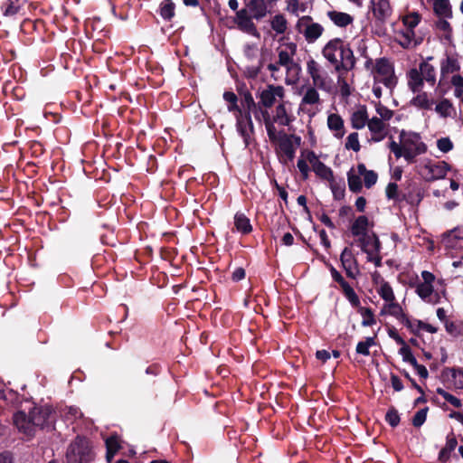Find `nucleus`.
I'll return each instance as SVG.
<instances>
[{
	"instance_id": "nucleus-11",
	"label": "nucleus",
	"mask_w": 463,
	"mask_h": 463,
	"mask_svg": "<svg viewBox=\"0 0 463 463\" xmlns=\"http://www.w3.org/2000/svg\"><path fill=\"white\" fill-rule=\"evenodd\" d=\"M389 123L372 117L368 122V130L370 132V141L380 142L383 140L389 133Z\"/></svg>"
},
{
	"instance_id": "nucleus-20",
	"label": "nucleus",
	"mask_w": 463,
	"mask_h": 463,
	"mask_svg": "<svg viewBox=\"0 0 463 463\" xmlns=\"http://www.w3.org/2000/svg\"><path fill=\"white\" fill-rule=\"evenodd\" d=\"M362 250L367 254L368 260H371V255L378 253L380 251L381 243L378 237L375 234L362 235L359 238Z\"/></svg>"
},
{
	"instance_id": "nucleus-56",
	"label": "nucleus",
	"mask_w": 463,
	"mask_h": 463,
	"mask_svg": "<svg viewBox=\"0 0 463 463\" xmlns=\"http://www.w3.org/2000/svg\"><path fill=\"white\" fill-rule=\"evenodd\" d=\"M245 105H246L247 111H245L244 113H250V112H253L256 109V108L259 106L255 103V101L250 94H247L245 96Z\"/></svg>"
},
{
	"instance_id": "nucleus-31",
	"label": "nucleus",
	"mask_w": 463,
	"mask_h": 463,
	"mask_svg": "<svg viewBox=\"0 0 463 463\" xmlns=\"http://www.w3.org/2000/svg\"><path fill=\"white\" fill-rule=\"evenodd\" d=\"M270 25L272 30H274L277 33L282 34L287 31L288 22L284 15L276 14L272 18Z\"/></svg>"
},
{
	"instance_id": "nucleus-5",
	"label": "nucleus",
	"mask_w": 463,
	"mask_h": 463,
	"mask_svg": "<svg viewBox=\"0 0 463 463\" xmlns=\"http://www.w3.org/2000/svg\"><path fill=\"white\" fill-rule=\"evenodd\" d=\"M297 44L294 43H287L279 46L278 52V63L284 67L286 70L287 77L286 82L288 84L295 83L301 71V68L298 63L294 61V57L297 54Z\"/></svg>"
},
{
	"instance_id": "nucleus-22",
	"label": "nucleus",
	"mask_w": 463,
	"mask_h": 463,
	"mask_svg": "<svg viewBox=\"0 0 463 463\" xmlns=\"http://www.w3.org/2000/svg\"><path fill=\"white\" fill-rule=\"evenodd\" d=\"M381 315H390L400 320L401 322L409 325L410 320L404 314L402 307L395 300L385 303L380 312Z\"/></svg>"
},
{
	"instance_id": "nucleus-51",
	"label": "nucleus",
	"mask_w": 463,
	"mask_h": 463,
	"mask_svg": "<svg viewBox=\"0 0 463 463\" xmlns=\"http://www.w3.org/2000/svg\"><path fill=\"white\" fill-rule=\"evenodd\" d=\"M437 146L441 152L448 153L453 148V143L449 137H441L438 139Z\"/></svg>"
},
{
	"instance_id": "nucleus-30",
	"label": "nucleus",
	"mask_w": 463,
	"mask_h": 463,
	"mask_svg": "<svg viewBox=\"0 0 463 463\" xmlns=\"http://www.w3.org/2000/svg\"><path fill=\"white\" fill-rule=\"evenodd\" d=\"M328 16L337 26L341 27L350 24L354 20L350 14L336 11L329 12Z\"/></svg>"
},
{
	"instance_id": "nucleus-39",
	"label": "nucleus",
	"mask_w": 463,
	"mask_h": 463,
	"mask_svg": "<svg viewBox=\"0 0 463 463\" xmlns=\"http://www.w3.org/2000/svg\"><path fill=\"white\" fill-rule=\"evenodd\" d=\"M161 16L165 20H170L175 15V5L170 0H165L160 9Z\"/></svg>"
},
{
	"instance_id": "nucleus-59",
	"label": "nucleus",
	"mask_w": 463,
	"mask_h": 463,
	"mask_svg": "<svg viewBox=\"0 0 463 463\" xmlns=\"http://www.w3.org/2000/svg\"><path fill=\"white\" fill-rule=\"evenodd\" d=\"M400 354L405 362H409V360L413 356L411 348L406 345L400 349Z\"/></svg>"
},
{
	"instance_id": "nucleus-34",
	"label": "nucleus",
	"mask_w": 463,
	"mask_h": 463,
	"mask_svg": "<svg viewBox=\"0 0 463 463\" xmlns=\"http://www.w3.org/2000/svg\"><path fill=\"white\" fill-rule=\"evenodd\" d=\"M435 110L441 117L448 118L451 116L453 106L449 99H444L437 104Z\"/></svg>"
},
{
	"instance_id": "nucleus-26",
	"label": "nucleus",
	"mask_w": 463,
	"mask_h": 463,
	"mask_svg": "<svg viewBox=\"0 0 463 463\" xmlns=\"http://www.w3.org/2000/svg\"><path fill=\"white\" fill-rule=\"evenodd\" d=\"M433 9L439 17L450 18L452 16L451 5L449 0H434Z\"/></svg>"
},
{
	"instance_id": "nucleus-41",
	"label": "nucleus",
	"mask_w": 463,
	"mask_h": 463,
	"mask_svg": "<svg viewBox=\"0 0 463 463\" xmlns=\"http://www.w3.org/2000/svg\"><path fill=\"white\" fill-rule=\"evenodd\" d=\"M374 338L367 337L365 341L359 342L356 345V353L363 355H369V347L374 345Z\"/></svg>"
},
{
	"instance_id": "nucleus-14",
	"label": "nucleus",
	"mask_w": 463,
	"mask_h": 463,
	"mask_svg": "<svg viewBox=\"0 0 463 463\" xmlns=\"http://www.w3.org/2000/svg\"><path fill=\"white\" fill-rule=\"evenodd\" d=\"M300 140L299 137L280 133V138L276 143H278L279 148L283 156L291 161L295 156L296 149L293 141L296 142L297 146H299Z\"/></svg>"
},
{
	"instance_id": "nucleus-24",
	"label": "nucleus",
	"mask_w": 463,
	"mask_h": 463,
	"mask_svg": "<svg viewBox=\"0 0 463 463\" xmlns=\"http://www.w3.org/2000/svg\"><path fill=\"white\" fill-rule=\"evenodd\" d=\"M14 423L19 431L24 433L28 437H33V425L30 413L27 416L24 411H17L14 415Z\"/></svg>"
},
{
	"instance_id": "nucleus-48",
	"label": "nucleus",
	"mask_w": 463,
	"mask_h": 463,
	"mask_svg": "<svg viewBox=\"0 0 463 463\" xmlns=\"http://www.w3.org/2000/svg\"><path fill=\"white\" fill-rule=\"evenodd\" d=\"M428 408H423L416 412L412 419V424L415 427H420L426 420Z\"/></svg>"
},
{
	"instance_id": "nucleus-61",
	"label": "nucleus",
	"mask_w": 463,
	"mask_h": 463,
	"mask_svg": "<svg viewBox=\"0 0 463 463\" xmlns=\"http://www.w3.org/2000/svg\"><path fill=\"white\" fill-rule=\"evenodd\" d=\"M316 357L318 359V360H321L322 362H326L330 357H331V354L328 351L326 350H318L317 351L316 353Z\"/></svg>"
},
{
	"instance_id": "nucleus-60",
	"label": "nucleus",
	"mask_w": 463,
	"mask_h": 463,
	"mask_svg": "<svg viewBox=\"0 0 463 463\" xmlns=\"http://www.w3.org/2000/svg\"><path fill=\"white\" fill-rule=\"evenodd\" d=\"M391 382H392V388L396 391V392H400L403 389V384L401 381V379L392 374V377H391Z\"/></svg>"
},
{
	"instance_id": "nucleus-1",
	"label": "nucleus",
	"mask_w": 463,
	"mask_h": 463,
	"mask_svg": "<svg viewBox=\"0 0 463 463\" xmlns=\"http://www.w3.org/2000/svg\"><path fill=\"white\" fill-rule=\"evenodd\" d=\"M431 59V57H429L427 61L420 63L419 68L411 69L407 73L410 90L414 93H419L412 99L411 103L422 109H430L433 104L428 94L421 92L424 81L430 86H434L436 82L435 68L429 62V60Z\"/></svg>"
},
{
	"instance_id": "nucleus-33",
	"label": "nucleus",
	"mask_w": 463,
	"mask_h": 463,
	"mask_svg": "<svg viewBox=\"0 0 463 463\" xmlns=\"http://www.w3.org/2000/svg\"><path fill=\"white\" fill-rule=\"evenodd\" d=\"M403 23L407 26L406 37L410 38L413 34L412 29L420 23V15L412 13L403 18Z\"/></svg>"
},
{
	"instance_id": "nucleus-36",
	"label": "nucleus",
	"mask_w": 463,
	"mask_h": 463,
	"mask_svg": "<svg viewBox=\"0 0 463 463\" xmlns=\"http://www.w3.org/2000/svg\"><path fill=\"white\" fill-rule=\"evenodd\" d=\"M319 102V94L314 87H309L306 90L301 103L307 105H313Z\"/></svg>"
},
{
	"instance_id": "nucleus-13",
	"label": "nucleus",
	"mask_w": 463,
	"mask_h": 463,
	"mask_svg": "<svg viewBox=\"0 0 463 463\" xmlns=\"http://www.w3.org/2000/svg\"><path fill=\"white\" fill-rule=\"evenodd\" d=\"M307 160L311 165L313 171L320 178L326 181L334 179L333 171L321 162L313 151H307Z\"/></svg>"
},
{
	"instance_id": "nucleus-32",
	"label": "nucleus",
	"mask_w": 463,
	"mask_h": 463,
	"mask_svg": "<svg viewBox=\"0 0 463 463\" xmlns=\"http://www.w3.org/2000/svg\"><path fill=\"white\" fill-rule=\"evenodd\" d=\"M374 107L377 113V116H375L376 118L389 123L391 118L393 117V111L388 109L386 106L383 105L381 102H376Z\"/></svg>"
},
{
	"instance_id": "nucleus-21",
	"label": "nucleus",
	"mask_w": 463,
	"mask_h": 463,
	"mask_svg": "<svg viewBox=\"0 0 463 463\" xmlns=\"http://www.w3.org/2000/svg\"><path fill=\"white\" fill-rule=\"evenodd\" d=\"M369 115L364 105H360L350 116L351 126L354 129H362L368 126Z\"/></svg>"
},
{
	"instance_id": "nucleus-10",
	"label": "nucleus",
	"mask_w": 463,
	"mask_h": 463,
	"mask_svg": "<svg viewBox=\"0 0 463 463\" xmlns=\"http://www.w3.org/2000/svg\"><path fill=\"white\" fill-rule=\"evenodd\" d=\"M285 97V89L279 85H268L265 90L260 93L259 105L263 106L266 109L271 108L277 99L282 100Z\"/></svg>"
},
{
	"instance_id": "nucleus-18",
	"label": "nucleus",
	"mask_w": 463,
	"mask_h": 463,
	"mask_svg": "<svg viewBox=\"0 0 463 463\" xmlns=\"http://www.w3.org/2000/svg\"><path fill=\"white\" fill-rule=\"evenodd\" d=\"M342 267L345 269L347 277L355 279L359 274L358 264L355 257L349 248H345L340 255Z\"/></svg>"
},
{
	"instance_id": "nucleus-46",
	"label": "nucleus",
	"mask_w": 463,
	"mask_h": 463,
	"mask_svg": "<svg viewBox=\"0 0 463 463\" xmlns=\"http://www.w3.org/2000/svg\"><path fill=\"white\" fill-rule=\"evenodd\" d=\"M437 393L441 395L448 402L452 404L454 407H456V408H460L461 407L460 400L458 399L457 397L453 396L452 394L449 393L448 392H446L442 388H438L437 389Z\"/></svg>"
},
{
	"instance_id": "nucleus-19",
	"label": "nucleus",
	"mask_w": 463,
	"mask_h": 463,
	"mask_svg": "<svg viewBox=\"0 0 463 463\" xmlns=\"http://www.w3.org/2000/svg\"><path fill=\"white\" fill-rule=\"evenodd\" d=\"M371 8L373 17L381 24L385 23L392 14L389 0H371Z\"/></svg>"
},
{
	"instance_id": "nucleus-23",
	"label": "nucleus",
	"mask_w": 463,
	"mask_h": 463,
	"mask_svg": "<svg viewBox=\"0 0 463 463\" xmlns=\"http://www.w3.org/2000/svg\"><path fill=\"white\" fill-rule=\"evenodd\" d=\"M326 124L335 138L341 139L345 135V121L340 115L336 113L329 114Z\"/></svg>"
},
{
	"instance_id": "nucleus-42",
	"label": "nucleus",
	"mask_w": 463,
	"mask_h": 463,
	"mask_svg": "<svg viewBox=\"0 0 463 463\" xmlns=\"http://www.w3.org/2000/svg\"><path fill=\"white\" fill-rule=\"evenodd\" d=\"M342 289L344 291L345 296L353 306L357 307L360 304L358 296L348 283L344 285Z\"/></svg>"
},
{
	"instance_id": "nucleus-2",
	"label": "nucleus",
	"mask_w": 463,
	"mask_h": 463,
	"mask_svg": "<svg viewBox=\"0 0 463 463\" xmlns=\"http://www.w3.org/2000/svg\"><path fill=\"white\" fill-rule=\"evenodd\" d=\"M273 4L268 0H249L245 6L235 14L234 23L237 28L245 33L259 37L260 33L253 20L263 19Z\"/></svg>"
},
{
	"instance_id": "nucleus-25",
	"label": "nucleus",
	"mask_w": 463,
	"mask_h": 463,
	"mask_svg": "<svg viewBox=\"0 0 463 463\" xmlns=\"http://www.w3.org/2000/svg\"><path fill=\"white\" fill-rule=\"evenodd\" d=\"M373 72L381 80H386L392 74V67L388 60L379 59L376 61Z\"/></svg>"
},
{
	"instance_id": "nucleus-28",
	"label": "nucleus",
	"mask_w": 463,
	"mask_h": 463,
	"mask_svg": "<svg viewBox=\"0 0 463 463\" xmlns=\"http://www.w3.org/2000/svg\"><path fill=\"white\" fill-rule=\"evenodd\" d=\"M368 218L364 215L357 217L351 226V232L354 236L365 235L368 227Z\"/></svg>"
},
{
	"instance_id": "nucleus-57",
	"label": "nucleus",
	"mask_w": 463,
	"mask_h": 463,
	"mask_svg": "<svg viewBox=\"0 0 463 463\" xmlns=\"http://www.w3.org/2000/svg\"><path fill=\"white\" fill-rule=\"evenodd\" d=\"M330 272H331L333 279L335 281L338 282L340 284L341 288H343L344 285L347 284V282L344 279L342 275L334 267L330 268Z\"/></svg>"
},
{
	"instance_id": "nucleus-50",
	"label": "nucleus",
	"mask_w": 463,
	"mask_h": 463,
	"mask_svg": "<svg viewBox=\"0 0 463 463\" xmlns=\"http://www.w3.org/2000/svg\"><path fill=\"white\" fill-rule=\"evenodd\" d=\"M385 419L392 427H396L400 422L398 411L393 408L387 411Z\"/></svg>"
},
{
	"instance_id": "nucleus-27",
	"label": "nucleus",
	"mask_w": 463,
	"mask_h": 463,
	"mask_svg": "<svg viewBox=\"0 0 463 463\" xmlns=\"http://www.w3.org/2000/svg\"><path fill=\"white\" fill-rule=\"evenodd\" d=\"M234 225L236 230L241 233H250L252 230L250 220L244 213H237L234 216Z\"/></svg>"
},
{
	"instance_id": "nucleus-52",
	"label": "nucleus",
	"mask_w": 463,
	"mask_h": 463,
	"mask_svg": "<svg viewBox=\"0 0 463 463\" xmlns=\"http://www.w3.org/2000/svg\"><path fill=\"white\" fill-rule=\"evenodd\" d=\"M337 82L340 87V92L343 97H348L351 94L350 87L345 78L342 76L341 71L337 77Z\"/></svg>"
},
{
	"instance_id": "nucleus-7",
	"label": "nucleus",
	"mask_w": 463,
	"mask_h": 463,
	"mask_svg": "<svg viewBox=\"0 0 463 463\" xmlns=\"http://www.w3.org/2000/svg\"><path fill=\"white\" fill-rule=\"evenodd\" d=\"M66 458L68 463H86L91 459L90 449L85 439L76 438L68 447Z\"/></svg>"
},
{
	"instance_id": "nucleus-15",
	"label": "nucleus",
	"mask_w": 463,
	"mask_h": 463,
	"mask_svg": "<svg viewBox=\"0 0 463 463\" xmlns=\"http://www.w3.org/2000/svg\"><path fill=\"white\" fill-rule=\"evenodd\" d=\"M30 414L33 436L37 429H43L50 423L52 411L49 408L34 407Z\"/></svg>"
},
{
	"instance_id": "nucleus-43",
	"label": "nucleus",
	"mask_w": 463,
	"mask_h": 463,
	"mask_svg": "<svg viewBox=\"0 0 463 463\" xmlns=\"http://www.w3.org/2000/svg\"><path fill=\"white\" fill-rule=\"evenodd\" d=\"M308 161L307 160V152L302 153L300 158L298 160L297 166L301 173L303 179H307L309 174Z\"/></svg>"
},
{
	"instance_id": "nucleus-4",
	"label": "nucleus",
	"mask_w": 463,
	"mask_h": 463,
	"mask_svg": "<svg viewBox=\"0 0 463 463\" xmlns=\"http://www.w3.org/2000/svg\"><path fill=\"white\" fill-rule=\"evenodd\" d=\"M389 147L396 158L402 156L408 162H412L417 156L425 153L427 150L420 134L404 130L400 133V143L392 140Z\"/></svg>"
},
{
	"instance_id": "nucleus-16",
	"label": "nucleus",
	"mask_w": 463,
	"mask_h": 463,
	"mask_svg": "<svg viewBox=\"0 0 463 463\" xmlns=\"http://www.w3.org/2000/svg\"><path fill=\"white\" fill-rule=\"evenodd\" d=\"M449 170V165L444 161L436 164L429 163L423 166V175L426 180L434 181L444 178Z\"/></svg>"
},
{
	"instance_id": "nucleus-55",
	"label": "nucleus",
	"mask_w": 463,
	"mask_h": 463,
	"mask_svg": "<svg viewBox=\"0 0 463 463\" xmlns=\"http://www.w3.org/2000/svg\"><path fill=\"white\" fill-rule=\"evenodd\" d=\"M458 441L455 437H448L446 446L441 450L440 455L444 454L445 452H450L455 449L457 447Z\"/></svg>"
},
{
	"instance_id": "nucleus-62",
	"label": "nucleus",
	"mask_w": 463,
	"mask_h": 463,
	"mask_svg": "<svg viewBox=\"0 0 463 463\" xmlns=\"http://www.w3.org/2000/svg\"><path fill=\"white\" fill-rule=\"evenodd\" d=\"M232 279L234 281H239L242 279H244L245 277V270L242 269V268H237L233 272H232Z\"/></svg>"
},
{
	"instance_id": "nucleus-3",
	"label": "nucleus",
	"mask_w": 463,
	"mask_h": 463,
	"mask_svg": "<svg viewBox=\"0 0 463 463\" xmlns=\"http://www.w3.org/2000/svg\"><path fill=\"white\" fill-rule=\"evenodd\" d=\"M324 58L334 65L337 72L354 68L355 58L351 48L339 38L330 40L322 49Z\"/></svg>"
},
{
	"instance_id": "nucleus-64",
	"label": "nucleus",
	"mask_w": 463,
	"mask_h": 463,
	"mask_svg": "<svg viewBox=\"0 0 463 463\" xmlns=\"http://www.w3.org/2000/svg\"><path fill=\"white\" fill-rule=\"evenodd\" d=\"M451 83L454 85L455 89L463 90V77L460 75H455L451 79Z\"/></svg>"
},
{
	"instance_id": "nucleus-29",
	"label": "nucleus",
	"mask_w": 463,
	"mask_h": 463,
	"mask_svg": "<svg viewBox=\"0 0 463 463\" xmlns=\"http://www.w3.org/2000/svg\"><path fill=\"white\" fill-rule=\"evenodd\" d=\"M107 454L106 458L108 462H110L116 453L119 450L120 443L117 436H111L106 439Z\"/></svg>"
},
{
	"instance_id": "nucleus-8",
	"label": "nucleus",
	"mask_w": 463,
	"mask_h": 463,
	"mask_svg": "<svg viewBox=\"0 0 463 463\" xmlns=\"http://www.w3.org/2000/svg\"><path fill=\"white\" fill-rule=\"evenodd\" d=\"M296 28L299 33L303 34L307 43L316 42L324 32L323 26L317 23H314L310 16L299 18Z\"/></svg>"
},
{
	"instance_id": "nucleus-12",
	"label": "nucleus",
	"mask_w": 463,
	"mask_h": 463,
	"mask_svg": "<svg viewBox=\"0 0 463 463\" xmlns=\"http://www.w3.org/2000/svg\"><path fill=\"white\" fill-rule=\"evenodd\" d=\"M271 120L279 126L288 127L294 120L295 117L291 112L290 104L286 101H281L274 109Z\"/></svg>"
},
{
	"instance_id": "nucleus-58",
	"label": "nucleus",
	"mask_w": 463,
	"mask_h": 463,
	"mask_svg": "<svg viewBox=\"0 0 463 463\" xmlns=\"http://www.w3.org/2000/svg\"><path fill=\"white\" fill-rule=\"evenodd\" d=\"M437 22V27L443 31L449 33L451 31V27L449 23L446 20L447 18H441Z\"/></svg>"
},
{
	"instance_id": "nucleus-17",
	"label": "nucleus",
	"mask_w": 463,
	"mask_h": 463,
	"mask_svg": "<svg viewBox=\"0 0 463 463\" xmlns=\"http://www.w3.org/2000/svg\"><path fill=\"white\" fill-rule=\"evenodd\" d=\"M421 277L423 281L417 284L416 293L421 299L430 301L429 298L434 291L433 282L435 276L431 272L424 270L421 272Z\"/></svg>"
},
{
	"instance_id": "nucleus-38",
	"label": "nucleus",
	"mask_w": 463,
	"mask_h": 463,
	"mask_svg": "<svg viewBox=\"0 0 463 463\" xmlns=\"http://www.w3.org/2000/svg\"><path fill=\"white\" fill-rule=\"evenodd\" d=\"M223 99L229 103L228 110L230 112H237L238 114L239 111H241V109L237 105L238 98L235 93L232 91H225L223 93Z\"/></svg>"
},
{
	"instance_id": "nucleus-35",
	"label": "nucleus",
	"mask_w": 463,
	"mask_h": 463,
	"mask_svg": "<svg viewBox=\"0 0 463 463\" xmlns=\"http://www.w3.org/2000/svg\"><path fill=\"white\" fill-rule=\"evenodd\" d=\"M377 292L380 295V297L385 301V303L395 300L393 290L390 284L387 282H383L377 289Z\"/></svg>"
},
{
	"instance_id": "nucleus-6",
	"label": "nucleus",
	"mask_w": 463,
	"mask_h": 463,
	"mask_svg": "<svg viewBox=\"0 0 463 463\" xmlns=\"http://www.w3.org/2000/svg\"><path fill=\"white\" fill-rule=\"evenodd\" d=\"M307 71L315 87L327 92L332 90L333 80L317 61L314 59L307 61Z\"/></svg>"
},
{
	"instance_id": "nucleus-45",
	"label": "nucleus",
	"mask_w": 463,
	"mask_h": 463,
	"mask_svg": "<svg viewBox=\"0 0 463 463\" xmlns=\"http://www.w3.org/2000/svg\"><path fill=\"white\" fill-rule=\"evenodd\" d=\"M361 315L363 317L362 326H370L375 324L373 313L370 308H361Z\"/></svg>"
},
{
	"instance_id": "nucleus-37",
	"label": "nucleus",
	"mask_w": 463,
	"mask_h": 463,
	"mask_svg": "<svg viewBox=\"0 0 463 463\" xmlns=\"http://www.w3.org/2000/svg\"><path fill=\"white\" fill-rule=\"evenodd\" d=\"M345 148L347 150H353L354 152L360 151L361 145L359 142V135L357 132H353L347 136L345 144Z\"/></svg>"
},
{
	"instance_id": "nucleus-49",
	"label": "nucleus",
	"mask_w": 463,
	"mask_h": 463,
	"mask_svg": "<svg viewBox=\"0 0 463 463\" xmlns=\"http://www.w3.org/2000/svg\"><path fill=\"white\" fill-rule=\"evenodd\" d=\"M452 240L463 241V228H457L448 234L447 238L445 239L447 246H453L450 243Z\"/></svg>"
},
{
	"instance_id": "nucleus-40",
	"label": "nucleus",
	"mask_w": 463,
	"mask_h": 463,
	"mask_svg": "<svg viewBox=\"0 0 463 463\" xmlns=\"http://www.w3.org/2000/svg\"><path fill=\"white\" fill-rule=\"evenodd\" d=\"M349 189L354 193H359L362 190L363 184L359 175L348 174L347 177Z\"/></svg>"
},
{
	"instance_id": "nucleus-9",
	"label": "nucleus",
	"mask_w": 463,
	"mask_h": 463,
	"mask_svg": "<svg viewBox=\"0 0 463 463\" xmlns=\"http://www.w3.org/2000/svg\"><path fill=\"white\" fill-rule=\"evenodd\" d=\"M235 117L237 131L243 138L244 145L247 147L250 145L251 136L254 133L251 117L250 113H242V111H239Z\"/></svg>"
},
{
	"instance_id": "nucleus-44",
	"label": "nucleus",
	"mask_w": 463,
	"mask_h": 463,
	"mask_svg": "<svg viewBox=\"0 0 463 463\" xmlns=\"http://www.w3.org/2000/svg\"><path fill=\"white\" fill-rule=\"evenodd\" d=\"M276 122L270 120L265 124L268 137L271 142H277L280 138V133L278 132L275 127Z\"/></svg>"
},
{
	"instance_id": "nucleus-53",
	"label": "nucleus",
	"mask_w": 463,
	"mask_h": 463,
	"mask_svg": "<svg viewBox=\"0 0 463 463\" xmlns=\"http://www.w3.org/2000/svg\"><path fill=\"white\" fill-rule=\"evenodd\" d=\"M377 174L374 171L370 170L368 173H366V175H364V185L367 188H370L377 182Z\"/></svg>"
},
{
	"instance_id": "nucleus-54",
	"label": "nucleus",
	"mask_w": 463,
	"mask_h": 463,
	"mask_svg": "<svg viewBox=\"0 0 463 463\" xmlns=\"http://www.w3.org/2000/svg\"><path fill=\"white\" fill-rule=\"evenodd\" d=\"M385 193H386V196L389 199L397 200L398 199V184L395 183L388 184Z\"/></svg>"
},
{
	"instance_id": "nucleus-63",
	"label": "nucleus",
	"mask_w": 463,
	"mask_h": 463,
	"mask_svg": "<svg viewBox=\"0 0 463 463\" xmlns=\"http://www.w3.org/2000/svg\"><path fill=\"white\" fill-rule=\"evenodd\" d=\"M319 220L329 229L335 228V224L333 223V222L331 221V219L329 218V216L327 214H326V213L321 214L319 217Z\"/></svg>"
},
{
	"instance_id": "nucleus-47",
	"label": "nucleus",
	"mask_w": 463,
	"mask_h": 463,
	"mask_svg": "<svg viewBox=\"0 0 463 463\" xmlns=\"http://www.w3.org/2000/svg\"><path fill=\"white\" fill-rule=\"evenodd\" d=\"M252 113L257 120H263L264 124L271 120V117L268 109L266 108L262 109L260 105Z\"/></svg>"
}]
</instances>
